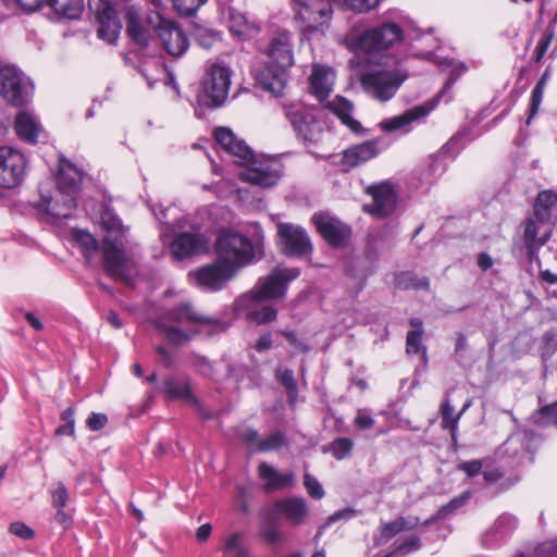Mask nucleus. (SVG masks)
<instances>
[{
	"mask_svg": "<svg viewBox=\"0 0 557 557\" xmlns=\"http://www.w3.org/2000/svg\"><path fill=\"white\" fill-rule=\"evenodd\" d=\"M156 327L171 345L182 346L197 336L201 327L208 329L210 334H218L224 332L227 325L197 311L190 301H182L166 309L157 319Z\"/></svg>",
	"mask_w": 557,
	"mask_h": 557,
	"instance_id": "f257e3e1",
	"label": "nucleus"
},
{
	"mask_svg": "<svg viewBox=\"0 0 557 557\" xmlns=\"http://www.w3.org/2000/svg\"><path fill=\"white\" fill-rule=\"evenodd\" d=\"M82 178V172L71 161L61 158L59 161L57 183L63 203L59 205L58 201L53 202L50 198H42L38 203V209L60 220L72 218L73 211L77 207L76 196Z\"/></svg>",
	"mask_w": 557,
	"mask_h": 557,
	"instance_id": "f03ea898",
	"label": "nucleus"
},
{
	"mask_svg": "<svg viewBox=\"0 0 557 557\" xmlns=\"http://www.w3.org/2000/svg\"><path fill=\"white\" fill-rule=\"evenodd\" d=\"M213 250L218 260L233 267L236 272L251 263L256 256L250 238L231 230L220 232Z\"/></svg>",
	"mask_w": 557,
	"mask_h": 557,
	"instance_id": "7ed1b4c3",
	"label": "nucleus"
},
{
	"mask_svg": "<svg viewBox=\"0 0 557 557\" xmlns=\"http://www.w3.org/2000/svg\"><path fill=\"white\" fill-rule=\"evenodd\" d=\"M467 71V65L463 62L455 61L454 65L449 67V75L444 84L443 89L436 96L435 102L428 104L416 106L409 110H406L403 114L393 116L391 119L383 120L380 126L385 132H395L403 129L410 125L412 122L418 121L426 116L436 106L438 98L448 92L454 84Z\"/></svg>",
	"mask_w": 557,
	"mask_h": 557,
	"instance_id": "20e7f679",
	"label": "nucleus"
},
{
	"mask_svg": "<svg viewBox=\"0 0 557 557\" xmlns=\"http://www.w3.org/2000/svg\"><path fill=\"white\" fill-rule=\"evenodd\" d=\"M34 85L20 69L0 62V96L11 106L23 107L32 100Z\"/></svg>",
	"mask_w": 557,
	"mask_h": 557,
	"instance_id": "39448f33",
	"label": "nucleus"
},
{
	"mask_svg": "<svg viewBox=\"0 0 557 557\" xmlns=\"http://www.w3.org/2000/svg\"><path fill=\"white\" fill-rule=\"evenodd\" d=\"M232 70L219 63L208 64L201 82L202 96L200 102L208 108L221 107L230 91Z\"/></svg>",
	"mask_w": 557,
	"mask_h": 557,
	"instance_id": "423d86ee",
	"label": "nucleus"
},
{
	"mask_svg": "<svg viewBox=\"0 0 557 557\" xmlns=\"http://www.w3.org/2000/svg\"><path fill=\"white\" fill-rule=\"evenodd\" d=\"M407 79V73L401 70H375L366 72L361 83L373 98L380 101L392 99L401 84Z\"/></svg>",
	"mask_w": 557,
	"mask_h": 557,
	"instance_id": "0eeeda50",
	"label": "nucleus"
},
{
	"mask_svg": "<svg viewBox=\"0 0 557 557\" xmlns=\"http://www.w3.org/2000/svg\"><path fill=\"white\" fill-rule=\"evenodd\" d=\"M404 39V30L396 23H383L369 28L357 38V47L364 53H375L387 50Z\"/></svg>",
	"mask_w": 557,
	"mask_h": 557,
	"instance_id": "6e6552de",
	"label": "nucleus"
},
{
	"mask_svg": "<svg viewBox=\"0 0 557 557\" xmlns=\"http://www.w3.org/2000/svg\"><path fill=\"white\" fill-rule=\"evenodd\" d=\"M294 11L304 23L307 34L324 32L332 18L333 9L330 0H292Z\"/></svg>",
	"mask_w": 557,
	"mask_h": 557,
	"instance_id": "1a4fd4ad",
	"label": "nucleus"
},
{
	"mask_svg": "<svg viewBox=\"0 0 557 557\" xmlns=\"http://www.w3.org/2000/svg\"><path fill=\"white\" fill-rule=\"evenodd\" d=\"M299 275L298 268H276L269 275L260 277L247 295L268 301L281 299L286 295L288 284Z\"/></svg>",
	"mask_w": 557,
	"mask_h": 557,
	"instance_id": "9d476101",
	"label": "nucleus"
},
{
	"mask_svg": "<svg viewBox=\"0 0 557 557\" xmlns=\"http://www.w3.org/2000/svg\"><path fill=\"white\" fill-rule=\"evenodd\" d=\"M311 222L317 228L320 236L332 248H346L351 237V228L337 216L327 211H319L313 213Z\"/></svg>",
	"mask_w": 557,
	"mask_h": 557,
	"instance_id": "9b49d317",
	"label": "nucleus"
},
{
	"mask_svg": "<svg viewBox=\"0 0 557 557\" xmlns=\"http://www.w3.org/2000/svg\"><path fill=\"white\" fill-rule=\"evenodd\" d=\"M277 243L286 257L301 258L311 255L313 246L307 231L293 223L277 225Z\"/></svg>",
	"mask_w": 557,
	"mask_h": 557,
	"instance_id": "f8f14e48",
	"label": "nucleus"
},
{
	"mask_svg": "<svg viewBox=\"0 0 557 557\" xmlns=\"http://www.w3.org/2000/svg\"><path fill=\"white\" fill-rule=\"evenodd\" d=\"M26 174L25 156L10 147H0V187L15 188L22 184Z\"/></svg>",
	"mask_w": 557,
	"mask_h": 557,
	"instance_id": "ddd939ff",
	"label": "nucleus"
},
{
	"mask_svg": "<svg viewBox=\"0 0 557 557\" xmlns=\"http://www.w3.org/2000/svg\"><path fill=\"white\" fill-rule=\"evenodd\" d=\"M236 274L237 272L233 267L218 259L193 272L197 285L207 292H219L223 289Z\"/></svg>",
	"mask_w": 557,
	"mask_h": 557,
	"instance_id": "4468645a",
	"label": "nucleus"
},
{
	"mask_svg": "<svg viewBox=\"0 0 557 557\" xmlns=\"http://www.w3.org/2000/svg\"><path fill=\"white\" fill-rule=\"evenodd\" d=\"M267 300L244 294L235 301L238 313L246 320L258 325L273 323L277 319V309L265 302Z\"/></svg>",
	"mask_w": 557,
	"mask_h": 557,
	"instance_id": "2eb2a0df",
	"label": "nucleus"
},
{
	"mask_svg": "<svg viewBox=\"0 0 557 557\" xmlns=\"http://www.w3.org/2000/svg\"><path fill=\"white\" fill-rule=\"evenodd\" d=\"M366 191L372 197V202L363 206L364 212L379 219L387 218L394 213L397 196L389 183L371 185Z\"/></svg>",
	"mask_w": 557,
	"mask_h": 557,
	"instance_id": "dca6fc26",
	"label": "nucleus"
},
{
	"mask_svg": "<svg viewBox=\"0 0 557 557\" xmlns=\"http://www.w3.org/2000/svg\"><path fill=\"white\" fill-rule=\"evenodd\" d=\"M213 135L223 151L234 158L235 163L248 165L253 162V150L243 139H239L230 127H216Z\"/></svg>",
	"mask_w": 557,
	"mask_h": 557,
	"instance_id": "f3484780",
	"label": "nucleus"
},
{
	"mask_svg": "<svg viewBox=\"0 0 557 557\" xmlns=\"http://www.w3.org/2000/svg\"><path fill=\"white\" fill-rule=\"evenodd\" d=\"M264 54L271 64H278L281 66H292L294 64V42L293 35L286 29L274 30L267 47Z\"/></svg>",
	"mask_w": 557,
	"mask_h": 557,
	"instance_id": "a211bd4d",
	"label": "nucleus"
},
{
	"mask_svg": "<svg viewBox=\"0 0 557 557\" xmlns=\"http://www.w3.org/2000/svg\"><path fill=\"white\" fill-rule=\"evenodd\" d=\"M156 30L166 53L174 58L182 57L189 47V40L184 30L171 21L161 20Z\"/></svg>",
	"mask_w": 557,
	"mask_h": 557,
	"instance_id": "6ab92c4d",
	"label": "nucleus"
},
{
	"mask_svg": "<svg viewBox=\"0 0 557 557\" xmlns=\"http://www.w3.org/2000/svg\"><path fill=\"white\" fill-rule=\"evenodd\" d=\"M285 115L297 136L306 143H315L321 132L320 123L312 113L294 104L285 106Z\"/></svg>",
	"mask_w": 557,
	"mask_h": 557,
	"instance_id": "aec40b11",
	"label": "nucleus"
},
{
	"mask_svg": "<svg viewBox=\"0 0 557 557\" xmlns=\"http://www.w3.org/2000/svg\"><path fill=\"white\" fill-rule=\"evenodd\" d=\"M209 239L200 233L183 232L171 244V253L176 260H184L207 252Z\"/></svg>",
	"mask_w": 557,
	"mask_h": 557,
	"instance_id": "412c9836",
	"label": "nucleus"
},
{
	"mask_svg": "<svg viewBox=\"0 0 557 557\" xmlns=\"http://www.w3.org/2000/svg\"><path fill=\"white\" fill-rule=\"evenodd\" d=\"M102 255L106 273L114 280H127V258L122 244L115 239L106 238L102 244Z\"/></svg>",
	"mask_w": 557,
	"mask_h": 557,
	"instance_id": "4be33fe9",
	"label": "nucleus"
},
{
	"mask_svg": "<svg viewBox=\"0 0 557 557\" xmlns=\"http://www.w3.org/2000/svg\"><path fill=\"white\" fill-rule=\"evenodd\" d=\"M246 166L247 171L242 174V178L261 188L273 187L281 178L277 164L268 161L258 162L256 156L253 157V162Z\"/></svg>",
	"mask_w": 557,
	"mask_h": 557,
	"instance_id": "5701e85b",
	"label": "nucleus"
},
{
	"mask_svg": "<svg viewBox=\"0 0 557 557\" xmlns=\"http://www.w3.org/2000/svg\"><path fill=\"white\" fill-rule=\"evenodd\" d=\"M97 21L99 24V38L115 44L122 29V23L116 10L110 2L102 1L97 11Z\"/></svg>",
	"mask_w": 557,
	"mask_h": 557,
	"instance_id": "b1692460",
	"label": "nucleus"
},
{
	"mask_svg": "<svg viewBox=\"0 0 557 557\" xmlns=\"http://www.w3.org/2000/svg\"><path fill=\"white\" fill-rule=\"evenodd\" d=\"M160 391L171 400H183L201 410L199 399L191 392L188 376L169 375L162 381Z\"/></svg>",
	"mask_w": 557,
	"mask_h": 557,
	"instance_id": "393cba45",
	"label": "nucleus"
},
{
	"mask_svg": "<svg viewBox=\"0 0 557 557\" xmlns=\"http://www.w3.org/2000/svg\"><path fill=\"white\" fill-rule=\"evenodd\" d=\"M379 139L367 140L344 150L342 164L347 168H356L380 153Z\"/></svg>",
	"mask_w": 557,
	"mask_h": 557,
	"instance_id": "a878e982",
	"label": "nucleus"
},
{
	"mask_svg": "<svg viewBox=\"0 0 557 557\" xmlns=\"http://www.w3.org/2000/svg\"><path fill=\"white\" fill-rule=\"evenodd\" d=\"M288 67L289 66L271 64L270 61H268L258 74L257 79L264 90L271 91L274 95H280L285 88L287 82L286 71Z\"/></svg>",
	"mask_w": 557,
	"mask_h": 557,
	"instance_id": "bb28decb",
	"label": "nucleus"
},
{
	"mask_svg": "<svg viewBox=\"0 0 557 557\" xmlns=\"http://www.w3.org/2000/svg\"><path fill=\"white\" fill-rule=\"evenodd\" d=\"M275 509L290 524L300 525L308 517V505L302 497H287L275 502Z\"/></svg>",
	"mask_w": 557,
	"mask_h": 557,
	"instance_id": "cd10ccee",
	"label": "nucleus"
},
{
	"mask_svg": "<svg viewBox=\"0 0 557 557\" xmlns=\"http://www.w3.org/2000/svg\"><path fill=\"white\" fill-rule=\"evenodd\" d=\"M51 506L55 509L54 520L63 525L69 527L72 522V513L65 510L70 500L67 487L62 482H57L50 491Z\"/></svg>",
	"mask_w": 557,
	"mask_h": 557,
	"instance_id": "c85d7f7f",
	"label": "nucleus"
},
{
	"mask_svg": "<svg viewBox=\"0 0 557 557\" xmlns=\"http://www.w3.org/2000/svg\"><path fill=\"white\" fill-rule=\"evenodd\" d=\"M14 128L22 140L28 144L37 143L40 125L36 116L32 113L27 111L18 112L14 120Z\"/></svg>",
	"mask_w": 557,
	"mask_h": 557,
	"instance_id": "c756f323",
	"label": "nucleus"
},
{
	"mask_svg": "<svg viewBox=\"0 0 557 557\" xmlns=\"http://www.w3.org/2000/svg\"><path fill=\"white\" fill-rule=\"evenodd\" d=\"M258 472L260 478L268 482L267 487L269 490H281L293 486L295 483V475L293 472L280 473L267 462H261L259 465Z\"/></svg>",
	"mask_w": 557,
	"mask_h": 557,
	"instance_id": "7c9ffc66",
	"label": "nucleus"
},
{
	"mask_svg": "<svg viewBox=\"0 0 557 557\" xmlns=\"http://www.w3.org/2000/svg\"><path fill=\"white\" fill-rule=\"evenodd\" d=\"M311 94L319 100L324 101L332 90L329 83V70L323 65H313L309 77Z\"/></svg>",
	"mask_w": 557,
	"mask_h": 557,
	"instance_id": "2f4dec72",
	"label": "nucleus"
},
{
	"mask_svg": "<svg viewBox=\"0 0 557 557\" xmlns=\"http://www.w3.org/2000/svg\"><path fill=\"white\" fill-rule=\"evenodd\" d=\"M329 108L351 132L358 134L362 126L359 121L352 117V103L343 97H336L329 103Z\"/></svg>",
	"mask_w": 557,
	"mask_h": 557,
	"instance_id": "473e14b6",
	"label": "nucleus"
},
{
	"mask_svg": "<svg viewBox=\"0 0 557 557\" xmlns=\"http://www.w3.org/2000/svg\"><path fill=\"white\" fill-rule=\"evenodd\" d=\"M463 135L457 133L454 135L440 150L437 153L431 157L430 170L432 172L438 169L444 170L443 162L446 158H455L465 144L461 143Z\"/></svg>",
	"mask_w": 557,
	"mask_h": 557,
	"instance_id": "72a5a7b5",
	"label": "nucleus"
},
{
	"mask_svg": "<svg viewBox=\"0 0 557 557\" xmlns=\"http://www.w3.org/2000/svg\"><path fill=\"white\" fill-rule=\"evenodd\" d=\"M125 21L127 35L138 45L148 46L149 35L141 24L139 12L134 7L127 9Z\"/></svg>",
	"mask_w": 557,
	"mask_h": 557,
	"instance_id": "f704fd0d",
	"label": "nucleus"
},
{
	"mask_svg": "<svg viewBox=\"0 0 557 557\" xmlns=\"http://www.w3.org/2000/svg\"><path fill=\"white\" fill-rule=\"evenodd\" d=\"M59 17L77 20L84 12V0H45Z\"/></svg>",
	"mask_w": 557,
	"mask_h": 557,
	"instance_id": "c9c22d12",
	"label": "nucleus"
},
{
	"mask_svg": "<svg viewBox=\"0 0 557 557\" xmlns=\"http://www.w3.org/2000/svg\"><path fill=\"white\" fill-rule=\"evenodd\" d=\"M410 325L413 330L409 331L406 336V352L411 354H420L422 355L423 361L426 363V347L422 345V335H423V323L419 318H412L410 320Z\"/></svg>",
	"mask_w": 557,
	"mask_h": 557,
	"instance_id": "e433bc0d",
	"label": "nucleus"
},
{
	"mask_svg": "<svg viewBox=\"0 0 557 557\" xmlns=\"http://www.w3.org/2000/svg\"><path fill=\"white\" fill-rule=\"evenodd\" d=\"M469 403L466 404L462 410L458 414L454 416V408L450 405L448 397H446L441 405V426L442 429L448 430L450 432L451 440L454 442L457 441V428L459 419L461 414L469 408Z\"/></svg>",
	"mask_w": 557,
	"mask_h": 557,
	"instance_id": "4c0bfd02",
	"label": "nucleus"
},
{
	"mask_svg": "<svg viewBox=\"0 0 557 557\" xmlns=\"http://www.w3.org/2000/svg\"><path fill=\"white\" fill-rule=\"evenodd\" d=\"M557 202V194L553 190L539 193L534 203V215L537 221L544 223L550 219V210Z\"/></svg>",
	"mask_w": 557,
	"mask_h": 557,
	"instance_id": "58836bf2",
	"label": "nucleus"
},
{
	"mask_svg": "<svg viewBox=\"0 0 557 557\" xmlns=\"http://www.w3.org/2000/svg\"><path fill=\"white\" fill-rule=\"evenodd\" d=\"M519 520L516 516L505 512L500 515L491 528V534L498 541L509 537L518 528Z\"/></svg>",
	"mask_w": 557,
	"mask_h": 557,
	"instance_id": "ea45409f",
	"label": "nucleus"
},
{
	"mask_svg": "<svg viewBox=\"0 0 557 557\" xmlns=\"http://www.w3.org/2000/svg\"><path fill=\"white\" fill-rule=\"evenodd\" d=\"M74 239L82 248L83 255L89 263L92 255L99 248L97 239L90 233L82 230H74Z\"/></svg>",
	"mask_w": 557,
	"mask_h": 557,
	"instance_id": "a19ab883",
	"label": "nucleus"
},
{
	"mask_svg": "<svg viewBox=\"0 0 557 557\" xmlns=\"http://www.w3.org/2000/svg\"><path fill=\"white\" fill-rule=\"evenodd\" d=\"M421 547L422 541L420 536L416 534H410L403 539L401 541L395 542L393 545V549L388 554H392V557L396 555L407 556L409 554L420 550Z\"/></svg>",
	"mask_w": 557,
	"mask_h": 557,
	"instance_id": "79ce46f5",
	"label": "nucleus"
},
{
	"mask_svg": "<svg viewBox=\"0 0 557 557\" xmlns=\"http://www.w3.org/2000/svg\"><path fill=\"white\" fill-rule=\"evenodd\" d=\"M288 440L284 432L282 431H275L269 436L261 438L258 442V447L256 448V451L259 453H268V451H274L278 450L280 448L287 446Z\"/></svg>",
	"mask_w": 557,
	"mask_h": 557,
	"instance_id": "37998d69",
	"label": "nucleus"
},
{
	"mask_svg": "<svg viewBox=\"0 0 557 557\" xmlns=\"http://www.w3.org/2000/svg\"><path fill=\"white\" fill-rule=\"evenodd\" d=\"M397 286L403 289H428L430 282L428 277H418L412 272H404L397 276Z\"/></svg>",
	"mask_w": 557,
	"mask_h": 557,
	"instance_id": "c03bdc74",
	"label": "nucleus"
},
{
	"mask_svg": "<svg viewBox=\"0 0 557 557\" xmlns=\"http://www.w3.org/2000/svg\"><path fill=\"white\" fill-rule=\"evenodd\" d=\"M354 448V442L348 437L335 438L324 451H330L337 460L348 457Z\"/></svg>",
	"mask_w": 557,
	"mask_h": 557,
	"instance_id": "a18cd8bd",
	"label": "nucleus"
},
{
	"mask_svg": "<svg viewBox=\"0 0 557 557\" xmlns=\"http://www.w3.org/2000/svg\"><path fill=\"white\" fill-rule=\"evenodd\" d=\"M278 383L284 386L289 403H294L298 396V386L290 369H284L276 376Z\"/></svg>",
	"mask_w": 557,
	"mask_h": 557,
	"instance_id": "49530a36",
	"label": "nucleus"
},
{
	"mask_svg": "<svg viewBox=\"0 0 557 557\" xmlns=\"http://www.w3.org/2000/svg\"><path fill=\"white\" fill-rule=\"evenodd\" d=\"M240 539L239 533H233L225 540L224 553L226 557H249V553L240 543Z\"/></svg>",
	"mask_w": 557,
	"mask_h": 557,
	"instance_id": "de8ad7c7",
	"label": "nucleus"
},
{
	"mask_svg": "<svg viewBox=\"0 0 557 557\" xmlns=\"http://www.w3.org/2000/svg\"><path fill=\"white\" fill-rule=\"evenodd\" d=\"M557 351V334L549 330L542 336V345L540 347L541 357L544 361L550 359Z\"/></svg>",
	"mask_w": 557,
	"mask_h": 557,
	"instance_id": "09e8293b",
	"label": "nucleus"
},
{
	"mask_svg": "<svg viewBox=\"0 0 557 557\" xmlns=\"http://www.w3.org/2000/svg\"><path fill=\"white\" fill-rule=\"evenodd\" d=\"M61 420L63 421L55 430V435L63 436H74L75 434V420H74V409L72 407L66 408L61 413Z\"/></svg>",
	"mask_w": 557,
	"mask_h": 557,
	"instance_id": "8fccbe9b",
	"label": "nucleus"
},
{
	"mask_svg": "<svg viewBox=\"0 0 557 557\" xmlns=\"http://www.w3.org/2000/svg\"><path fill=\"white\" fill-rule=\"evenodd\" d=\"M555 37V29L554 27H547L541 39L539 40L536 48L534 50L533 59L536 63H540L542 59L544 58L545 53L547 52L553 39Z\"/></svg>",
	"mask_w": 557,
	"mask_h": 557,
	"instance_id": "3c124183",
	"label": "nucleus"
},
{
	"mask_svg": "<svg viewBox=\"0 0 557 557\" xmlns=\"http://www.w3.org/2000/svg\"><path fill=\"white\" fill-rule=\"evenodd\" d=\"M175 10L183 16H193L207 0H172Z\"/></svg>",
	"mask_w": 557,
	"mask_h": 557,
	"instance_id": "603ef678",
	"label": "nucleus"
},
{
	"mask_svg": "<svg viewBox=\"0 0 557 557\" xmlns=\"http://www.w3.org/2000/svg\"><path fill=\"white\" fill-rule=\"evenodd\" d=\"M220 39V34L212 29L199 27L195 32V40L205 49H210Z\"/></svg>",
	"mask_w": 557,
	"mask_h": 557,
	"instance_id": "864d4df0",
	"label": "nucleus"
},
{
	"mask_svg": "<svg viewBox=\"0 0 557 557\" xmlns=\"http://www.w3.org/2000/svg\"><path fill=\"white\" fill-rule=\"evenodd\" d=\"M249 28L247 17L239 13L231 11L230 13V30L236 36H244Z\"/></svg>",
	"mask_w": 557,
	"mask_h": 557,
	"instance_id": "5fc2aeb1",
	"label": "nucleus"
},
{
	"mask_svg": "<svg viewBox=\"0 0 557 557\" xmlns=\"http://www.w3.org/2000/svg\"><path fill=\"white\" fill-rule=\"evenodd\" d=\"M304 485L310 497L314 499H321L324 497L325 492L321 483L310 473H305Z\"/></svg>",
	"mask_w": 557,
	"mask_h": 557,
	"instance_id": "6e6d98bb",
	"label": "nucleus"
},
{
	"mask_svg": "<svg viewBox=\"0 0 557 557\" xmlns=\"http://www.w3.org/2000/svg\"><path fill=\"white\" fill-rule=\"evenodd\" d=\"M457 468L459 471L465 472L468 478H475L483 471V461L480 459L462 461Z\"/></svg>",
	"mask_w": 557,
	"mask_h": 557,
	"instance_id": "4d7b16f0",
	"label": "nucleus"
},
{
	"mask_svg": "<svg viewBox=\"0 0 557 557\" xmlns=\"http://www.w3.org/2000/svg\"><path fill=\"white\" fill-rule=\"evenodd\" d=\"M403 531V525L399 522V518L382 524L381 528V540L382 542H388L396 534Z\"/></svg>",
	"mask_w": 557,
	"mask_h": 557,
	"instance_id": "13d9d810",
	"label": "nucleus"
},
{
	"mask_svg": "<svg viewBox=\"0 0 557 557\" xmlns=\"http://www.w3.org/2000/svg\"><path fill=\"white\" fill-rule=\"evenodd\" d=\"M381 0H345V4L357 13L369 12L379 5Z\"/></svg>",
	"mask_w": 557,
	"mask_h": 557,
	"instance_id": "bf43d9fd",
	"label": "nucleus"
},
{
	"mask_svg": "<svg viewBox=\"0 0 557 557\" xmlns=\"http://www.w3.org/2000/svg\"><path fill=\"white\" fill-rule=\"evenodd\" d=\"M280 333L286 338V341L292 345L297 352H308L310 347L309 345L299 339L297 334L294 331H280Z\"/></svg>",
	"mask_w": 557,
	"mask_h": 557,
	"instance_id": "052dcab7",
	"label": "nucleus"
},
{
	"mask_svg": "<svg viewBox=\"0 0 557 557\" xmlns=\"http://www.w3.org/2000/svg\"><path fill=\"white\" fill-rule=\"evenodd\" d=\"M107 414L98 412H91L86 420V425L90 431H100L107 425Z\"/></svg>",
	"mask_w": 557,
	"mask_h": 557,
	"instance_id": "680f3d73",
	"label": "nucleus"
},
{
	"mask_svg": "<svg viewBox=\"0 0 557 557\" xmlns=\"http://www.w3.org/2000/svg\"><path fill=\"white\" fill-rule=\"evenodd\" d=\"M10 533L23 539V540H29L34 536V531L32 528H29L24 522H12L9 527Z\"/></svg>",
	"mask_w": 557,
	"mask_h": 557,
	"instance_id": "e2e57ef3",
	"label": "nucleus"
},
{
	"mask_svg": "<svg viewBox=\"0 0 557 557\" xmlns=\"http://www.w3.org/2000/svg\"><path fill=\"white\" fill-rule=\"evenodd\" d=\"M195 367L197 371L203 376L212 377L214 374V368L212 362L203 356H198L196 358Z\"/></svg>",
	"mask_w": 557,
	"mask_h": 557,
	"instance_id": "0e129e2a",
	"label": "nucleus"
},
{
	"mask_svg": "<svg viewBox=\"0 0 557 557\" xmlns=\"http://www.w3.org/2000/svg\"><path fill=\"white\" fill-rule=\"evenodd\" d=\"M546 424H557V400L546 405L539 410Z\"/></svg>",
	"mask_w": 557,
	"mask_h": 557,
	"instance_id": "69168bd1",
	"label": "nucleus"
},
{
	"mask_svg": "<svg viewBox=\"0 0 557 557\" xmlns=\"http://www.w3.org/2000/svg\"><path fill=\"white\" fill-rule=\"evenodd\" d=\"M238 436L243 442H245L248 446L255 447V449L258 447V442L261 440L259 437V433L257 430L252 428H245L239 433Z\"/></svg>",
	"mask_w": 557,
	"mask_h": 557,
	"instance_id": "338daca9",
	"label": "nucleus"
},
{
	"mask_svg": "<svg viewBox=\"0 0 557 557\" xmlns=\"http://www.w3.org/2000/svg\"><path fill=\"white\" fill-rule=\"evenodd\" d=\"M260 535L265 542L270 544H275L281 541L280 529L272 524L263 527L260 532Z\"/></svg>",
	"mask_w": 557,
	"mask_h": 557,
	"instance_id": "774afa93",
	"label": "nucleus"
}]
</instances>
